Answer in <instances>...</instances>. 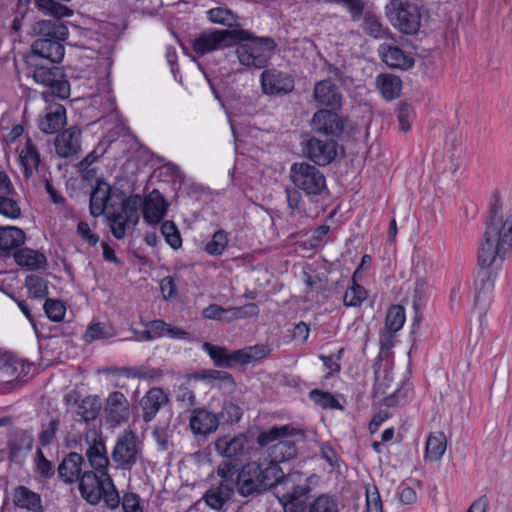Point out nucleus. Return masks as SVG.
<instances>
[{
    "mask_svg": "<svg viewBox=\"0 0 512 512\" xmlns=\"http://www.w3.org/2000/svg\"><path fill=\"white\" fill-rule=\"evenodd\" d=\"M175 398L177 402L182 403L187 408L196 404L194 391L185 384H181L177 387L175 391Z\"/></svg>",
    "mask_w": 512,
    "mask_h": 512,
    "instance_id": "64",
    "label": "nucleus"
},
{
    "mask_svg": "<svg viewBox=\"0 0 512 512\" xmlns=\"http://www.w3.org/2000/svg\"><path fill=\"white\" fill-rule=\"evenodd\" d=\"M111 459L117 469L129 472L137 464L144 462L142 444L135 432L125 430L117 437Z\"/></svg>",
    "mask_w": 512,
    "mask_h": 512,
    "instance_id": "9",
    "label": "nucleus"
},
{
    "mask_svg": "<svg viewBox=\"0 0 512 512\" xmlns=\"http://www.w3.org/2000/svg\"><path fill=\"white\" fill-rule=\"evenodd\" d=\"M14 260L19 266L32 271L45 269L47 266V258L43 253L27 247L18 249L14 253Z\"/></svg>",
    "mask_w": 512,
    "mask_h": 512,
    "instance_id": "33",
    "label": "nucleus"
},
{
    "mask_svg": "<svg viewBox=\"0 0 512 512\" xmlns=\"http://www.w3.org/2000/svg\"><path fill=\"white\" fill-rule=\"evenodd\" d=\"M141 205L142 197L138 194H133L122 200L120 211H113L107 215L111 233L116 239H123L126 236L127 230L137 225L140 218L139 209Z\"/></svg>",
    "mask_w": 512,
    "mask_h": 512,
    "instance_id": "11",
    "label": "nucleus"
},
{
    "mask_svg": "<svg viewBox=\"0 0 512 512\" xmlns=\"http://www.w3.org/2000/svg\"><path fill=\"white\" fill-rule=\"evenodd\" d=\"M247 438L243 434L234 437L223 436L216 440V451L226 458H233L245 452Z\"/></svg>",
    "mask_w": 512,
    "mask_h": 512,
    "instance_id": "31",
    "label": "nucleus"
},
{
    "mask_svg": "<svg viewBox=\"0 0 512 512\" xmlns=\"http://www.w3.org/2000/svg\"><path fill=\"white\" fill-rule=\"evenodd\" d=\"M309 398L323 409H343L338 399L329 391L313 389L309 392Z\"/></svg>",
    "mask_w": 512,
    "mask_h": 512,
    "instance_id": "46",
    "label": "nucleus"
},
{
    "mask_svg": "<svg viewBox=\"0 0 512 512\" xmlns=\"http://www.w3.org/2000/svg\"><path fill=\"white\" fill-rule=\"evenodd\" d=\"M220 425H233L240 421L243 409L232 401H224L221 410L216 413Z\"/></svg>",
    "mask_w": 512,
    "mask_h": 512,
    "instance_id": "40",
    "label": "nucleus"
},
{
    "mask_svg": "<svg viewBox=\"0 0 512 512\" xmlns=\"http://www.w3.org/2000/svg\"><path fill=\"white\" fill-rule=\"evenodd\" d=\"M106 419L112 425H120L129 420L130 404L126 396L120 391L110 393L106 399Z\"/></svg>",
    "mask_w": 512,
    "mask_h": 512,
    "instance_id": "22",
    "label": "nucleus"
},
{
    "mask_svg": "<svg viewBox=\"0 0 512 512\" xmlns=\"http://www.w3.org/2000/svg\"><path fill=\"white\" fill-rule=\"evenodd\" d=\"M16 194H3L0 196V214L5 217L16 219L21 216L20 206L15 199Z\"/></svg>",
    "mask_w": 512,
    "mask_h": 512,
    "instance_id": "51",
    "label": "nucleus"
},
{
    "mask_svg": "<svg viewBox=\"0 0 512 512\" xmlns=\"http://www.w3.org/2000/svg\"><path fill=\"white\" fill-rule=\"evenodd\" d=\"M381 60L390 68L407 70L414 65L413 57L407 55L401 48L391 44H381L378 48Z\"/></svg>",
    "mask_w": 512,
    "mask_h": 512,
    "instance_id": "25",
    "label": "nucleus"
},
{
    "mask_svg": "<svg viewBox=\"0 0 512 512\" xmlns=\"http://www.w3.org/2000/svg\"><path fill=\"white\" fill-rule=\"evenodd\" d=\"M202 349L210 356L214 365L217 367L232 368L237 364H240V361L234 358V355L238 353V350L229 352L225 347L213 345L209 342H204L202 344Z\"/></svg>",
    "mask_w": 512,
    "mask_h": 512,
    "instance_id": "32",
    "label": "nucleus"
},
{
    "mask_svg": "<svg viewBox=\"0 0 512 512\" xmlns=\"http://www.w3.org/2000/svg\"><path fill=\"white\" fill-rule=\"evenodd\" d=\"M364 30L367 34L374 38H383L386 34V30L383 28L382 23L376 16L373 15L365 17Z\"/></svg>",
    "mask_w": 512,
    "mask_h": 512,
    "instance_id": "63",
    "label": "nucleus"
},
{
    "mask_svg": "<svg viewBox=\"0 0 512 512\" xmlns=\"http://www.w3.org/2000/svg\"><path fill=\"white\" fill-rule=\"evenodd\" d=\"M62 17H53L48 20H40L33 24V32L39 38H50L65 41L68 37V28L61 21Z\"/></svg>",
    "mask_w": 512,
    "mask_h": 512,
    "instance_id": "28",
    "label": "nucleus"
},
{
    "mask_svg": "<svg viewBox=\"0 0 512 512\" xmlns=\"http://www.w3.org/2000/svg\"><path fill=\"white\" fill-rule=\"evenodd\" d=\"M405 309L401 305H391L386 313L385 328L391 332H398L405 323Z\"/></svg>",
    "mask_w": 512,
    "mask_h": 512,
    "instance_id": "45",
    "label": "nucleus"
},
{
    "mask_svg": "<svg viewBox=\"0 0 512 512\" xmlns=\"http://www.w3.org/2000/svg\"><path fill=\"white\" fill-rule=\"evenodd\" d=\"M196 380H219L226 383L227 385L234 387L235 381L231 373L222 370H202L192 375Z\"/></svg>",
    "mask_w": 512,
    "mask_h": 512,
    "instance_id": "53",
    "label": "nucleus"
},
{
    "mask_svg": "<svg viewBox=\"0 0 512 512\" xmlns=\"http://www.w3.org/2000/svg\"><path fill=\"white\" fill-rule=\"evenodd\" d=\"M259 82L262 93L269 97H284L295 89L294 76L275 67H266L260 74Z\"/></svg>",
    "mask_w": 512,
    "mask_h": 512,
    "instance_id": "12",
    "label": "nucleus"
},
{
    "mask_svg": "<svg viewBox=\"0 0 512 512\" xmlns=\"http://www.w3.org/2000/svg\"><path fill=\"white\" fill-rule=\"evenodd\" d=\"M313 98L320 106L329 107L332 110H340L342 107L343 95L337 85L330 79L315 83Z\"/></svg>",
    "mask_w": 512,
    "mask_h": 512,
    "instance_id": "21",
    "label": "nucleus"
},
{
    "mask_svg": "<svg viewBox=\"0 0 512 512\" xmlns=\"http://www.w3.org/2000/svg\"><path fill=\"white\" fill-rule=\"evenodd\" d=\"M376 85L386 100H393L400 95L402 80L392 74H380L376 78Z\"/></svg>",
    "mask_w": 512,
    "mask_h": 512,
    "instance_id": "35",
    "label": "nucleus"
},
{
    "mask_svg": "<svg viewBox=\"0 0 512 512\" xmlns=\"http://www.w3.org/2000/svg\"><path fill=\"white\" fill-rule=\"evenodd\" d=\"M85 440L88 444L85 456L90 466V469L86 470V472H94L97 477L109 473L108 468L110 460L103 437L93 432L92 437L87 433Z\"/></svg>",
    "mask_w": 512,
    "mask_h": 512,
    "instance_id": "15",
    "label": "nucleus"
},
{
    "mask_svg": "<svg viewBox=\"0 0 512 512\" xmlns=\"http://www.w3.org/2000/svg\"><path fill=\"white\" fill-rule=\"evenodd\" d=\"M366 512H383L380 493L375 485L366 488Z\"/></svg>",
    "mask_w": 512,
    "mask_h": 512,
    "instance_id": "62",
    "label": "nucleus"
},
{
    "mask_svg": "<svg viewBox=\"0 0 512 512\" xmlns=\"http://www.w3.org/2000/svg\"><path fill=\"white\" fill-rule=\"evenodd\" d=\"M111 185L103 178L96 180V186L92 189L89 202V211L93 217H99L104 214L110 201L109 193Z\"/></svg>",
    "mask_w": 512,
    "mask_h": 512,
    "instance_id": "29",
    "label": "nucleus"
},
{
    "mask_svg": "<svg viewBox=\"0 0 512 512\" xmlns=\"http://www.w3.org/2000/svg\"><path fill=\"white\" fill-rule=\"evenodd\" d=\"M34 4L38 11L52 17H67L73 13L70 8L54 0H34Z\"/></svg>",
    "mask_w": 512,
    "mask_h": 512,
    "instance_id": "42",
    "label": "nucleus"
},
{
    "mask_svg": "<svg viewBox=\"0 0 512 512\" xmlns=\"http://www.w3.org/2000/svg\"><path fill=\"white\" fill-rule=\"evenodd\" d=\"M167 202L163 195L154 189L143 200L142 199V213L143 218L147 223H159L166 214Z\"/></svg>",
    "mask_w": 512,
    "mask_h": 512,
    "instance_id": "24",
    "label": "nucleus"
},
{
    "mask_svg": "<svg viewBox=\"0 0 512 512\" xmlns=\"http://www.w3.org/2000/svg\"><path fill=\"white\" fill-rule=\"evenodd\" d=\"M219 426L216 413L207 408H194L190 413L189 427L195 436L206 437L214 433Z\"/></svg>",
    "mask_w": 512,
    "mask_h": 512,
    "instance_id": "20",
    "label": "nucleus"
},
{
    "mask_svg": "<svg viewBox=\"0 0 512 512\" xmlns=\"http://www.w3.org/2000/svg\"><path fill=\"white\" fill-rule=\"evenodd\" d=\"M235 29L214 30L203 32L193 42V50L204 55L215 50L233 47Z\"/></svg>",
    "mask_w": 512,
    "mask_h": 512,
    "instance_id": "16",
    "label": "nucleus"
},
{
    "mask_svg": "<svg viewBox=\"0 0 512 512\" xmlns=\"http://www.w3.org/2000/svg\"><path fill=\"white\" fill-rule=\"evenodd\" d=\"M33 443V435L30 432L26 430L17 431L9 441L10 453L16 457L22 451H30Z\"/></svg>",
    "mask_w": 512,
    "mask_h": 512,
    "instance_id": "41",
    "label": "nucleus"
},
{
    "mask_svg": "<svg viewBox=\"0 0 512 512\" xmlns=\"http://www.w3.org/2000/svg\"><path fill=\"white\" fill-rule=\"evenodd\" d=\"M337 146L335 140H320L316 137H310L303 145V153L316 165L326 166L336 158Z\"/></svg>",
    "mask_w": 512,
    "mask_h": 512,
    "instance_id": "17",
    "label": "nucleus"
},
{
    "mask_svg": "<svg viewBox=\"0 0 512 512\" xmlns=\"http://www.w3.org/2000/svg\"><path fill=\"white\" fill-rule=\"evenodd\" d=\"M302 191L293 185V187H285V195L287 207L290 210V215L301 213L304 204Z\"/></svg>",
    "mask_w": 512,
    "mask_h": 512,
    "instance_id": "56",
    "label": "nucleus"
},
{
    "mask_svg": "<svg viewBox=\"0 0 512 512\" xmlns=\"http://www.w3.org/2000/svg\"><path fill=\"white\" fill-rule=\"evenodd\" d=\"M25 238L24 231L18 227H0V249L6 253L22 246Z\"/></svg>",
    "mask_w": 512,
    "mask_h": 512,
    "instance_id": "34",
    "label": "nucleus"
},
{
    "mask_svg": "<svg viewBox=\"0 0 512 512\" xmlns=\"http://www.w3.org/2000/svg\"><path fill=\"white\" fill-rule=\"evenodd\" d=\"M303 279L306 288L310 291L321 293L327 290L328 278L324 273L311 275L308 272L303 271Z\"/></svg>",
    "mask_w": 512,
    "mask_h": 512,
    "instance_id": "59",
    "label": "nucleus"
},
{
    "mask_svg": "<svg viewBox=\"0 0 512 512\" xmlns=\"http://www.w3.org/2000/svg\"><path fill=\"white\" fill-rule=\"evenodd\" d=\"M84 458L77 452H70L64 456L57 468L58 477L68 485L78 482L81 484L86 470H83Z\"/></svg>",
    "mask_w": 512,
    "mask_h": 512,
    "instance_id": "19",
    "label": "nucleus"
},
{
    "mask_svg": "<svg viewBox=\"0 0 512 512\" xmlns=\"http://www.w3.org/2000/svg\"><path fill=\"white\" fill-rule=\"evenodd\" d=\"M307 509L308 512H340L337 500L328 494L317 496Z\"/></svg>",
    "mask_w": 512,
    "mask_h": 512,
    "instance_id": "49",
    "label": "nucleus"
},
{
    "mask_svg": "<svg viewBox=\"0 0 512 512\" xmlns=\"http://www.w3.org/2000/svg\"><path fill=\"white\" fill-rule=\"evenodd\" d=\"M280 466L276 463H268L262 467L257 462H249L241 467L235 478V490L242 497H250L260 494L264 490L272 489Z\"/></svg>",
    "mask_w": 512,
    "mask_h": 512,
    "instance_id": "5",
    "label": "nucleus"
},
{
    "mask_svg": "<svg viewBox=\"0 0 512 512\" xmlns=\"http://www.w3.org/2000/svg\"><path fill=\"white\" fill-rule=\"evenodd\" d=\"M34 472L41 479H51L55 475V467L53 463L48 460L43 451L38 448L34 457Z\"/></svg>",
    "mask_w": 512,
    "mask_h": 512,
    "instance_id": "48",
    "label": "nucleus"
},
{
    "mask_svg": "<svg viewBox=\"0 0 512 512\" xmlns=\"http://www.w3.org/2000/svg\"><path fill=\"white\" fill-rule=\"evenodd\" d=\"M228 245L227 233L224 230H218L204 247V251L211 256L221 255Z\"/></svg>",
    "mask_w": 512,
    "mask_h": 512,
    "instance_id": "50",
    "label": "nucleus"
},
{
    "mask_svg": "<svg viewBox=\"0 0 512 512\" xmlns=\"http://www.w3.org/2000/svg\"><path fill=\"white\" fill-rule=\"evenodd\" d=\"M15 507L30 512H43L41 496L26 486L19 485L13 491Z\"/></svg>",
    "mask_w": 512,
    "mask_h": 512,
    "instance_id": "30",
    "label": "nucleus"
},
{
    "mask_svg": "<svg viewBox=\"0 0 512 512\" xmlns=\"http://www.w3.org/2000/svg\"><path fill=\"white\" fill-rule=\"evenodd\" d=\"M235 494V486L216 481L210 484L202 497L196 502V505L204 503L211 510L227 512Z\"/></svg>",
    "mask_w": 512,
    "mask_h": 512,
    "instance_id": "14",
    "label": "nucleus"
},
{
    "mask_svg": "<svg viewBox=\"0 0 512 512\" xmlns=\"http://www.w3.org/2000/svg\"><path fill=\"white\" fill-rule=\"evenodd\" d=\"M386 16L400 32L413 35L421 26V13L418 5L410 0H390L385 7Z\"/></svg>",
    "mask_w": 512,
    "mask_h": 512,
    "instance_id": "10",
    "label": "nucleus"
},
{
    "mask_svg": "<svg viewBox=\"0 0 512 512\" xmlns=\"http://www.w3.org/2000/svg\"><path fill=\"white\" fill-rule=\"evenodd\" d=\"M446 451V437L444 433L432 434L426 441L425 453L429 460L439 461Z\"/></svg>",
    "mask_w": 512,
    "mask_h": 512,
    "instance_id": "39",
    "label": "nucleus"
},
{
    "mask_svg": "<svg viewBox=\"0 0 512 512\" xmlns=\"http://www.w3.org/2000/svg\"><path fill=\"white\" fill-rule=\"evenodd\" d=\"M64 41L38 38L33 41L31 51L25 56L27 66H37L38 62L60 63L65 54Z\"/></svg>",
    "mask_w": 512,
    "mask_h": 512,
    "instance_id": "13",
    "label": "nucleus"
},
{
    "mask_svg": "<svg viewBox=\"0 0 512 512\" xmlns=\"http://www.w3.org/2000/svg\"><path fill=\"white\" fill-rule=\"evenodd\" d=\"M25 286L33 298H46L49 294L48 282L41 276L28 275L25 279Z\"/></svg>",
    "mask_w": 512,
    "mask_h": 512,
    "instance_id": "47",
    "label": "nucleus"
},
{
    "mask_svg": "<svg viewBox=\"0 0 512 512\" xmlns=\"http://www.w3.org/2000/svg\"><path fill=\"white\" fill-rule=\"evenodd\" d=\"M233 46H236L235 53L241 65L259 70L268 66L278 45L272 37L256 36L250 30L237 28Z\"/></svg>",
    "mask_w": 512,
    "mask_h": 512,
    "instance_id": "3",
    "label": "nucleus"
},
{
    "mask_svg": "<svg viewBox=\"0 0 512 512\" xmlns=\"http://www.w3.org/2000/svg\"><path fill=\"white\" fill-rule=\"evenodd\" d=\"M66 121V109L63 105H49L39 120V129L46 134H54L65 126Z\"/></svg>",
    "mask_w": 512,
    "mask_h": 512,
    "instance_id": "27",
    "label": "nucleus"
},
{
    "mask_svg": "<svg viewBox=\"0 0 512 512\" xmlns=\"http://www.w3.org/2000/svg\"><path fill=\"white\" fill-rule=\"evenodd\" d=\"M121 374L128 378H138L142 380H156L162 377L163 372L158 368H151L149 366H133L123 367Z\"/></svg>",
    "mask_w": 512,
    "mask_h": 512,
    "instance_id": "43",
    "label": "nucleus"
},
{
    "mask_svg": "<svg viewBox=\"0 0 512 512\" xmlns=\"http://www.w3.org/2000/svg\"><path fill=\"white\" fill-rule=\"evenodd\" d=\"M27 74L32 76L34 81L48 90L42 92L45 101L51 97L66 99L70 96V83L62 68L50 66L44 62H38L37 66H27Z\"/></svg>",
    "mask_w": 512,
    "mask_h": 512,
    "instance_id": "8",
    "label": "nucleus"
},
{
    "mask_svg": "<svg viewBox=\"0 0 512 512\" xmlns=\"http://www.w3.org/2000/svg\"><path fill=\"white\" fill-rule=\"evenodd\" d=\"M169 402L168 395L162 388L153 387L149 389L140 400L142 419L144 422H151L159 410Z\"/></svg>",
    "mask_w": 512,
    "mask_h": 512,
    "instance_id": "23",
    "label": "nucleus"
},
{
    "mask_svg": "<svg viewBox=\"0 0 512 512\" xmlns=\"http://www.w3.org/2000/svg\"><path fill=\"white\" fill-rule=\"evenodd\" d=\"M270 352L271 349L267 345L261 344L239 349L234 358L240 361V365H246L265 358Z\"/></svg>",
    "mask_w": 512,
    "mask_h": 512,
    "instance_id": "37",
    "label": "nucleus"
},
{
    "mask_svg": "<svg viewBox=\"0 0 512 512\" xmlns=\"http://www.w3.org/2000/svg\"><path fill=\"white\" fill-rule=\"evenodd\" d=\"M306 432L303 429L296 428L291 424L282 426H273L268 430L259 433L257 443L260 446H268L277 441L270 447V463L290 461L297 457V442L304 441Z\"/></svg>",
    "mask_w": 512,
    "mask_h": 512,
    "instance_id": "4",
    "label": "nucleus"
},
{
    "mask_svg": "<svg viewBox=\"0 0 512 512\" xmlns=\"http://www.w3.org/2000/svg\"><path fill=\"white\" fill-rule=\"evenodd\" d=\"M208 18L211 22L221 24L224 26L232 27L235 22V16L233 12L226 7H216L210 9L208 12Z\"/></svg>",
    "mask_w": 512,
    "mask_h": 512,
    "instance_id": "55",
    "label": "nucleus"
},
{
    "mask_svg": "<svg viewBox=\"0 0 512 512\" xmlns=\"http://www.w3.org/2000/svg\"><path fill=\"white\" fill-rule=\"evenodd\" d=\"M20 161L21 163L34 165L35 169H38L40 165V153L31 139H27L26 144L20 153Z\"/></svg>",
    "mask_w": 512,
    "mask_h": 512,
    "instance_id": "60",
    "label": "nucleus"
},
{
    "mask_svg": "<svg viewBox=\"0 0 512 512\" xmlns=\"http://www.w3.org/2000/svg\"><path fill=\"white\" fill-rule=\"evenodd\" d=\"M43 309L48 319L53 322H60L65 317L66 307L58 299L46 298Z\"/></svg>",
    "mask_w": 512,
    "mask_h": 512,
    "instance_id": "52",
    "label": "nucleus"
},
{
    "mask_svg": "<svg viewBox=\"0 0 512 512\" xmlns=\"http://www.w3.org/2000/svg\"><path fill=\"white\" fill-rule=\"evenodd\" d=\"M59 425L60 420L58 418H52L47 424H42L41 432L38 436L39 443L42 447L49 446L54 442Z\"/></svg>",
    "mask_w": 512,
    "mask_h": 512,
    "instance_id": "57",
    "label": "nucleus"
},
{
    "mask_svg": "<svg viewBox=\"0 0 512 512\" xmlns=\"http://www.w3.org/2000/svg\"><path fill=\"white\" fill-rule=\"evenodd\" d=\"M275 478L271 492L277 498L283 512H306L312 492L311 485L318 481V476L299 471L285 474L280 468Z\"/></svg>",
    "mask_w": 512,
    "mask_h": 512,
    "instance_id": "2",
    "label": "nucleus"
},
{
    "mask_svg": "<svg viewBox=\"0 0 512 512\" xmlns=\"http://www.w3.org/2000/svg\"><path fill=\"white\" fill-rule=\"evenodd\" d=\"M289 180L312 203H319L329 194L324 173L308 162H294L290 166Z\"/></svg>",
    "mask_w": 512,
    "mask_h": 512,
    "instance_id": "7",
    "label": "nucleus"
},
{
    "mask_svg": "<svg viewBox=\"0 0 512 512\" xmlns=\"http://www.w3.org/2000/svg\"><path fill=\"white\" fill-rule=\"evenodd\" d=\"M115 335L116 333L110 325L102 322H97L92 323L87 327L83 339L85 340V342L91 343L95 340L112 338Z\"/></svg>",
    "mask_w": 512,
    "mask_h": 512,
    "instance_id": "44",
    "label": "nucleus"
},
{
    "mask_svg": "<svg viewBox=\"0 0 512 512\" xmlns=\"http://www.w3.org/2000/svg\"><path fill=\"white\" fill-rule=\"evenodd\" d=\"M79 493L88 504L96 506L103 502L104 507L112 511L119 508L122 499L109 473L97 477L94 472H86Z\"/></svg>",
    "mask_w": 512,
    "mask_h": 512,
    "instance_id": "6",
    "label": "nucleus"
},
{
    "mask_svg": "<svg viewBox=\"0 0 512 512\" xmlns=\"http://www.w3.org/2000/svg\"><path fill=\"white\" fill-rule=\"evenodd\" d=\"M161 233L166 242L173 248L178 249L182 246L180 232L173 221L166 220L161 224Z\"/></svg>",
    "mask_w": 512,
    "mask_h": 512,
    "instance_id": "54",
    "label": "nucleus"
},
{
    "mask_svg": "<svg viewBox=\"0 0 512 512\" xmlns=\"http://www.w3.org/2000/svg\"><path fill=\"white\" fill-rule=\"evenodd\" d=\"M512 251V215L504 217L500 194L495 191L489 201L484 242L478 253L480 268L474 280V306L482 316L492 301L496 273Z\"/></svg>",
    "mask_w": 512,
    "mask_h": 512,
    "instance_id": "1",
    "label": "nucleus"
},
{
    "mask_svg": "<svg viewBox=\"0 0 512 512\" xmlns=\"http://www.w3.org/2000/svg\"><path fill=\"white\" fill-rule=\"evenodd\" d=\"M239 470L231 460L222 461L216 470L219 480L217 482L228 483L235 486V478Z\"/></svg>",
    "mask_w": 512,
    "mask_h": 512,
    "instance_id": "58",
    "label": "nucleus"
},
{
    "mask_svg": "<svg viewBox=\"0 0 512 512\" xmlns=\"http://www.w3.org/2000/svg\"><path fill=\"white\" fill-rule=\"evenodd\" d=\"M100 408L101 404L97 396H87L78 404L75 420L93 421L98 417Z\"/></svg>",
    "mask_w": 512,
    "mask_h": 512,
    "instance_id": "36",
    "label": "nucleus"
},
{
    "mask_svg": "<svg viewBox=\"0 0 512 512\" xmlns=\"http://www.w3.org/2000/svg\"><path fill=\"white\" fill-rule=\"evenodd\" d=\"M81 131L76 127H70L55 138V150L58 156L68 158L77 154L80 150Z\"/></svg>",
    "mask_w": 512,
    "mask_h": 512,
    "instance_id": "26",
    "label": "nucleus"
},
{
    "mask_svg": "<svg viewBox=\"0 0 512 512\" xmlns=\"http://www.w3.org/2000/svg\"><path fill=\"white\" fill-rule=\"evenodd\" d=\"M335 111L324 108L317 110L311 119L312 130L327 136H341L344 132L345 124Z\"/></svg>",
    "mask_w": 512,
    "mask_h": 512,
    "instance_id": "18",
    "label": "nucleus"
},
{
    "mask_svg": "<svg viewBox=\"0 0 512 512\" xmlns=\"http://www.w3.org/2000/svg\"><path fill=\"white\" fill-rule=\"evenodd\" d=\"M367 296V290L356 282V277L353 275L351 285L344 294L343 304L346 307H359L366 300Z\"/></svg>",
    "mask_w": 512,
    "mask_h": 512,
    "instance_id": "38",
    "label": "nucleus"
},
{
    "mask_svg": "<svg viewBox=\"0 0 512 512\" xmlns=\"http://www.w3.org/2000/svg\"><path fill=\"white\" fill-rule=\"evenodd\" d=\"M123 512H144L140 496L135 492H125L120 503Z\"/></svg>",
    "mask_w": 512,
    "mask_h": 512,
    "instance_id": "61",
    "label": "nucleus"
}]
</instances>
